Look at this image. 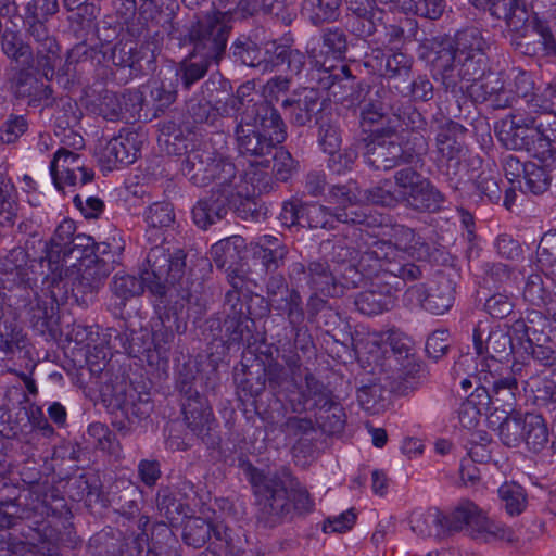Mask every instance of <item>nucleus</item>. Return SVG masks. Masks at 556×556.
<instances>
[{
    "instance_id": "obj_21",
    "label": "nucleus",
    "mask_w": 556,
    "mask_h": 556,
    "mask_svg": "<svg viewBox=\"0 0 556 556\" xmlns=\"http://www.w3.org/2000/svg\"><path fill=\"white\" fill-rule=\"evenodd\" d=\"M265 68L280 71L285 75L299 77L306 65V54L294 48V38L286 34L265 47Z\"/></svg>"
},
{
    "instance_id": "obj_62",
    "label": "nucleus",
    "mask_w": 556,
    "mask_h": 556,
    "mask_svg": "<svg viewBox=\"0 0 556 556\" xmlns=\"http://www.w3.org/2000/svg\"><path fill=\"white\" fill-rule=\"evenodd\" d=\"M102 63L101 43L98 48L89 46L86 41H81L70 49L66 54L67 70L71 65H74V68L80 66L81 70H85Z\"/></svg>"
},
{
    "instance_id": "obj_35",
    "label": "nucleus",
    "mask_w": 556,
    "mask_h": 556,
    "mask_svg": "<svg viewBox=\"0 0 556 556\" xmlns=\"http://www.w3.org/2000/svg\"><path fill=\"white\" fill-rule=\"evenodd\" d=\"M96 110L98 115L106 121L117 122L125 117V112L131 104L141 105L143 102V94L138 90H127L123 93H116L105 90L98 98Z\"/></svg>"
},
{
    "instance_id": "obj_39",
    "label": "nucleus",
    "mask_w": 556,
    "mask_h": 556,
    "mask_svg": "<svg viewBox=\"0 0 556 556\" xmlns=\"http://www.w3.org/2000/svg\"><path fill=\"white\" fill-rule=\"evenodd\" d=\"M538 414L534 413H510L498 426V437L501 442L507 447H518L525 444L528 448V435H530V425H534Z\"/></svg>"
},
{
    "instance_id": "obj_49",
    "label": "nucleus",
    "mask_w": 556,
    "mask_h": 556,
    "mask_svg": "<svg viewBox=\"0 0 556 556\" xmlns=\"http://www.w3.org/2000/svg\"><path fill=\"white\" fill-rule=\"evenodd\" d=\"M79 159L78 154L66 149H60L55 152L50 164V172L53 182L59 190L63 189L64 185L79 186L78 170L76 168V163Z\"/></svg>"
},
{
    "instance_id": "obj_32",
    "label": "nucleus",
    "mask_w": 556,
    "mask_h": 556,
    "mask_svg": "<svg viewBox=\"0 0 556 556\" xmlns=\"http://www.w3.org/2000/svg\"><path fill=\"white\" fill-rule=\"evenodd\" d=\"M472 338L473 346L478 355L485 354L490 358L498 362L507 361L516 349L513 337L507 330L500 326L491 330L488 338L484 340L481 326L478 325L473 329Z\"/></svg>"
},
{
    "instance_id": "obj_5",
    "label": "nucleus",
    "mask_w": 556,
    "mask_h": 556,
    "mask_svg": "<svg viewBox=\"0 0 556 556\" xmlns=\"http://www.w3.org/2000/svg\"><path fill=\"white\" fill-rule=\"evenodd\" d=\"M235 135L240 154L265 157L283 143L288 137L287 124L279 111L254 118L247 124H236Z\"/></svg>"
},
{
    "instance_id": "obj_8",
    "label": "nucleus",
    "mask_w": 556,
    "mask_h": 556,
    "mask_svg": "<svg viewBox=\"0 0 556 556\" xmlns=\"http://www.w3.org/2000/svg\"><path fill=\"white\" fill-rule=\"evenodd\" d=\"M358 267L366 277L389 274L404 280H417L422 277V266L403 262L394 244L386 240H376L362 253Z\"/></svg>"
},
{
    "instance_id": "obj_60",
    "label": "nucleus",
    "mask_w": 556,
    "mask_h": 556,
    "mask_svg": "<svg viewBox=\"0 0 556 556\" xmlns=\"http://www.w3.org/2000/svg\"><path fill=\"white\" fill-rule=\"evenodd\" d=\"M342 0H304V10L314 26L336 22L340 16Z\"/></svg>"
},
{
    "instance_id": "obj_47",
    "label": "nucleus",
    "mask_w": 556,
    "mask_h": 556,
    "mask_svg": "<svg viewBox=\"0 0 556 556\" xmlns=\"http://www.w3.org/2000/svg\"><path fill=\"white\" fill-rule=\"evenodd\" d=\"M0 38L1 51L8 59L21 67H36V50L22 38L18 30L7 28Z\"/></svg>"
},
{
    "instance_id": "obj_16",
    "label": "nucleus",
    "mask_w": 556,
    "mask_h": 556,
    "mask_svg": "<svg viewBox=\"0 0 556 556\" xmlns=\"http://www.w3.org/2000/svg\"><path fill=\"white\" fill-rule=\"evenodd\" d=\"M455 287L450 275L440 273L430 286H410L405 292V299L409 304L418 305L431 314L442 315L453 306Z\"/></svg>"
},
{
    "instance_id": "obj_9",
    "label": "nucleus",
    "mask_w": 556,
    "mask_h": 556,
    "mask_svg": "<svg viewBox=\"0 0 556 556\" xmlns=\"http://www.w3.org/2000/svg\"><path fill=\"white\" fill-rule=\"evenodd\" d=\"M103 379L100 394L102 401L112 410H121L129 424H139L147 419L152 410L149 399H142L125 380L123 376L102 370Z\"/></svg>"
},
{
    "instance_id": "obj_22",
    "label": "nucleus",
    "mask_w": 556,
    "mask_h": 556,
    "mask_svg": "<svg viewBox=\"0 0 556 556\" xmlns=\"http://www.w3.org/2000/svg\"><path fill=\"white\" fill-rule=\"evenodd\" d=\"M245 239L241 236H230L219 240L211 248V256L218 269L226 271L230 290H242L245 283L243 269L237 264L241 252L245 249Z\"/></svg>"
},
{
    "instance_id": "obj_1",
    "label": "nucleus",
    "mask_w": 556,
    "mask_h": 556,
    "mask_svg": "<svg viewBox=\"0 0 556 556\" xmlns=\"http://www.w3.org/2000/svg\"><path fill=\"white\" fill-rule=\"evenodd\" d=\"M244 473L253 489L255 517L260 527L274 529L314 510L315 503L307 489L293 477L290 469L281 467L274 472L265 473L249 464Z\"/></svg>"
},
{
    "instance_id": "obj_3",
    "label": "nucleus",
    "mask_w": 556,
    "mask_h": 556,
    "mask_svg": "<svg viewBox=\"0 0 556 556\" xmlns=\"http://www.w3.org/2000/svg\"><path fill=\"white\" fill-rule=\"evenodd\" d=\"M187 254L181 249L173 253L155 245L147 256L148 267L142 269L140 277L117 273L111 282L113 294L119 300V308L131 298L140 295L144 288L156 298L172 296V290L181 283L186 273Z\"/></svg>"
},
{
    "instance_id": "obj_20",
    "label": "nucleus",
    "mask_w": 556,
    "mask_h": 556,
    "mask_svg": "<svg viewBox=\"0 0 556 556\" xmlns=\"http://www.w3.org/2000/svg\"><path fill=\"white\" fill-rule=\"evenodd\" d=\"M112 266L104 258L88 261L78 265V275L72 282L71 296L87 307L94 301L97 293L110 275Z\"/></svg>"
},
{
    "instance_id": "obj_34",
    "label": "nucleus",
    "mask_w": 556,
    "mask_h": 556,
    "mask_svg": "<svg viewBox=\"0 0 556 556\" xmlns=\"http://www.w3.org/2000/svg\"><path fill=\"white\" fill-rule=\"evenodd\" d=\"M166 298H159L160 303L155 306L157 318L152 325V330L154 331V339L157 345L173 342L176 334H181L187 329L186 321L178 313V302L174 306L166 305Z\"/></svg>"
},
{
    "instance_id": "obj_10",
    "label": "nucleus",
    "mask_w": 556,
    "mask_h": 556,
    "mask_svg": "<svg viewBox=\"0 0 556 556\" xmlns=\"http://www.w3.org/2000/svg\"><path fill=\"white\" fill-rule=\"evenodd\" d=\"M15 270L22 264L27 271L42 276V282L54 287L62 282V266L55 257L54 250L47 241L33 236L23 248L13 249L10 253Z\"/></svg>"
},
{
    "instance_id": "obj_14",
    "label": "nucleus",
    "mask_w": 556,
    "mask_h": 556,
    "mask_svg": "<svg viewBox=\"0 0 556 556\" xmlns=\"http://www.w3.org/2000/svg\"><path fill=\"white\" fill-rule=\"evenodd\" d=\"M280 108L288 122L295 127L312 126L330 108L319 89L301 87L282 98Z\"/></svg>"
},
{
    "instance_id": "obj_55",
    "label": "nucleus",
    "mask_w": 556,
    "mask_h": 556,
    "mask_svg": "<svg viewBox=\"0 0 556 556\" xmlns=\"http://www.w3.org/2000/svg\"><path fill=\"white\" fill-rule=\"evenodd\" d=\"M219 99H216V104L212 103L205 98H191L186 101L185 118L189 121L191 125L194 124H207L214 126L216 122L222 117Z\"/></svg>"
},
{
    "instance_id": "obj_50",
    "label": "nucleus",
    "mask_w": 556,
    "mask_h": 556,
    "mask_svg": "<svg viewBox=\"0 0 556 556\" xmlns=\"http://www.w3.org/2000/svg\"><path fill=\"white\" fill-rule=\"evenodd\" d=\"M407 132L399 135L397 143L401 147V153L405 164H412L421 161L422 156L428 152L429 144L424 131L427 130L428 121L424 116V125L419 128L403 126Z\"/></svg>"
},
{
    "instance_id": "obj_30",
    "label": "nucleus",
    "mask_w": 556,
    "mask_h": 556,
    "mask_svg": "<svg viewBox=\"0 0 556 556\" xmlns=\"http://www.w3.org/2000/svg\"><path fill=\"white\" fill-rule=\"evenodd\" d=\"M24 493L18 485L0 480V528H12L29 517L30 508L22 501Z\"/></svg>"
},
{
    "instance_id": "obj_4",
    "label": "nucleus",
    "mask_w": 556,
    "mask_h": 556,
    "mask_svg": "<svg viewBox=\"0 0 556 556\" xmlns=\"http://www.w3.org/2000/svg\"><path fill=\"white\" fill-rule=\"evenodd\" d=\"M226 29L214 27L211 21L197 20L187 27L181 45L191 46L185 60L179 63L177 79L185 90L203 79L212 65L218 66L226 56Z\"/></svg>"
},
{
    "instance_id": "obj_54",
    "label": "nucleus",
    "mask_w": 556,
    "mask_h": 556,
    "mask_svg": "<svg viewBox=\"0 0 556 556\" xmlns=\"http://www.w3.org/2000/svg\"><path fill=\"white\" fill-rule=\"evenodd\" d=\"M388 391L374 378L361 379L357 386V400L363 409L379 413L387 405Z\"/></svg>"
},
{
    "instance_id": "obj_31",
    "label": "nucleus",
    "mask_w": 556,
    "mask_h": 556,
    "mask_svg": "<svg viewBox=\"0 0 556 556\" xmlns=\"http://www.w3.org/2000/svg\"><path fill=\"white\" fill-rule=\"evenodd\" d=\"M217 151L210 144L202 143L186 152L181 163V173L197 187H207L208 175Z\"/></svg>"
},
{
    "instance_id": "obj_51",
    "label": "nucleus",
    "mask_w": 556,
    "mask_h": 556,
    "mask_svg": "<svg viewBox=\"0 0 556 556\" xmlns=\"http://www.w3.org/2000/svg\"><path fill=\"white\" fill-rule=\"evenodd\" d=\"M428 60L434 76L458 67V53L451 38H434L429 42Z\"/></svg>"
},
{
    "instance_id": "obj_11",
    "label": "nucleus",
    "mask_w": 556,
    "mask_h": 556,
    "mask_svg": "<svg viewBox=\"0 0 556 556\" xmlns=\"http://www.w3.org/2000/svg\"><path fill=\"white\" fill-rule=\"evenodd\" d=\"M255 321L252 315H223L215 313L204 323V332L211 337L213 342H218L223 353L232 345L256 342L254 333Z\"/></svg>"
},
{
    "instance_id": "obj_2",
    "label": "nucleus",
    "mask_w": 556,
    "mask_h": 556,
    "mask_svg": "<svg viewBox=\"0 0 556 556\" xmlns=\"http://www.w3.org/2000/svg\"><path fill=\"white\" fill-rule=\"evenodd\" d=\"M412 530L422 538H442L448 533L466 529L476 541L493 543L497 541L514 544L518 542L515 531L490 519L484 511L469 500H463L446 515L438 508H429L410 519Z\"/></svg>"
},
{
    "instance_id": "obj_41",
    "label": "nucleus",
    "mask_w": 556,
    "mask_h": 556,
    "mask_svg": "<svg viewBox=\"0 0 556 556\" xmlns=\"http://www.w3.org/2000/svg\"><path fill=\"white\" fill-rule=\"evenodd\" d=\"M405 205L418 213H438L443 208L445 195L430 181L421 180L419 186L402 194Z\"/></svg>"
},
{
    "instance_id": "obj_33",
    "label": "nucleus",
    "mask_w": 556,
    "mask_h": 556,
    "mask_svg": "<svg viewBox=\"0 0 556 556\" xmlns=\"http://www.w3.org/2000/svg\"><path fill=\"white\" fill-rule=\"evenodd\" d=\"M469 94L475 102L490 101L494 109L511 106V94L507 91L502 72H490L476 84H470Z\"/></svg>"
},
{
    "instance_id": "obj_48",
    "label": "nucleus",
    "mask_w": 556,
    "mask_h": 556,
    "mask_svg": "<svg viewBox=\"0 0 556 556\" xmlns=\"http://www.w3.org/2000/svg\"><path fill=\"white\" fill-rule=\"evenodd\" d=\"M243 175L240 174L228 157L217 152V157L211 166L207 186L214 184L212 190L230 192L232 189L243 185Z\"/></svg>"
},
{
    "instance_id": "obj_44",
    "label": "nucleus",
    "mask_w": 556,
    "mask_h": 556,
    "mask_svg": "<svg viewBox=\"0 0 556 556\" xmlns=\"http://www.w3.org/2000/svg\"><path fill=\"white\" fill-rule=\"evenodd\" d=\"M38 276L27 271L22 264H17L16 278H14L16 283L10 289L9 302L10 306H13L20 314H24L40 296L36 290Z\"/></svg>"
},
{
    "instance_id": "obj_43",
    "label": "nucleus",
    "mask_w": 556,
    "mask_h": 556,
    "mask_svg": "<svg viewBox=\"0 0 556 556\" xmlns=\"http://www.w3.org/2000/svg\"><path fill=\"white\" fill-rule=\"evenodd\" d=\"M114 332L115 341H118V344L115 343V349L123 350L131 357L141 358L146 356V359L152 363L153 351L160 353L161 344H156L153 330L152 336L148 331H131L130 333L127 331Z\"/></svg>"
},
{
    "instance_id": "obj_29",
    "label": "nucleus",
    "mask_w": 556,
    "mask_h": 556,
    "mask_svg": "<svg viewBox=\"0 0 556 556\" xmlns=\"http://www.w3.org/2000/svg\"><path fill=\"white\" fill-rule=\"evenodd\" d=\"M34 66L16 68L10 79L11 89L17 99H25L29 105H37L52 97L53 90L41 81Z\"/></svg>"
},
{
    "instance_id": "obj_58",
    "label": "nucleus",
    "mask_w": 556,
    "mask_h": 556,
    "mask_svg": "<svg viewBox=\"0 0 556 556\" xmlns=\"http://www.w3.org/2000/svg\"><path fill=\"white\" fill-rule=\"evenodd\" d=\"M148 224V239L152 237L156 242L160 239L159 230L169 227L175 222L173 205L168 202H156L151 204L144 214Z\"/></svg>"
},
{
    "instance_id": "obj_12",
    "label": "nucleus",
    "mask_w": 556,
    "mask_h": 556,
    "mask_svg": "<svg viewBox=\"0 0 556 556\" xmlns=\"http://www.w3.org/2000/svg\"><path fill=\"white\" fill-rule=\"evenodd\" d=\"M288 277L296 288L307 287L325 296H340L341 288L328 261L323 258L298 261L290 264Z\"/></svg>"
},
{
    "instance_id": "obj_18",
    "label": "nucleus",
    "mask_w": 556,
    "mask_h": 556,
    "mask_svg": "<svg viewBox=\"0 0 556 556\" xmlns=\"http://www.w3.org/2000/svg\"><path fill=\"white\" fill-rule=\"evenodd\" d=\"M397 127L390 125L374 131L364 152L366 165L376 170H391L405 164L397 143Z\"/></svg>"
},
{
    "instance_id": "obj_56",
    "label": "nucleus",
    "mask_w": 556,
    "mask_h": 556,
    "mask_svg": "<svg viewBox=\"0 0 556 556\" xmlns=\"http://www.w3.org/2000/svg\"><path fill=\"white\" fill-rule=\"evenodd\" d=\"M101 41V53L103 63L111 62L115 67L130 70V62H132L134 53L137 45L130 40L118 39L116 42H111L106 39L99 38Z\"/></svg>"
},
{
    "instance_id": "obj_36",
    "label": "nucleus",
    "mask_w": 556,
    "mask_h": 556,
    "mask_svg": "<svg viewBox=\"0 0 556 556\" xmlns=\"http://www.w3.org/2000/svg\"><path fill=\"white\" fill-rule=\"evenodd\" d=\"M262 13L258 0H239L235 8L227 11L212 9L199 16V23L211 21L214 27H223L226 31V45L232 30V23L237 20H247Z\"/></svg>"
},
{
    "instance_id": "obj_37",
    "label": "nucleus",
    "mask_w": 556,
    "mask_h": 556,
    "mask_svg": "<svg viewBox=\"0 0 556 556\" xmlns=\"http://www.w3.org/2000/svg\"><path fill=\"white\" fill-rule=\"evenodd\" d=\"M468 129L462 124L448 119L439 126L435 135V148L440 159L467 156L468 147L465 142Z\"/></svg>"
},
{
    "instance_id": "obj_61",
    "label": "nucleus",
    "mask_w": 556,
    "mask_h": 556,
    "mask_svg": "<svg viewBox=\"0 0 556 556\" xmlns=\"http://www.w3.org/2000/svg\"><path fill=\"white\" fill-rule=\"evenodd\" d=\"M299 381V377L291 375V371L278 362L266 365V383L274 393H294Z\"/></svg>"
},
{
    "instance_id": "obj_26",
    "label": "nucleus",
    "mask_w": 556,
    "mask_h": 556,
    "mask_svg": "<svg viewBox=\"0 0 556 556\" xmlns=\"http://www.w3.org/2000/svg\"><path fill=\"white\" fill-rule=\"evenodd\" d=\"M533 33L539 37L536 42H519L525 55L553 58L556 56V8L547 11V16H535Z\"/></svg>"
},
{
    "instance_id": "obj_17",
    "label": "nucleus",
    "mask_w": 556,
    "mask_h": 556,
    "mask_svg": "<svg viewBox=\"0 0 556 556\" xmlns=\"http://www.w3.org/2000/svg\"><path fill=\"white\" fill-rule=\"evenodd\" d=\"M407 281L389 274L376 275L368 287L355 296L354 304L357 311L374 316L390 309L394 305L396 293Z\"/></svg>"
},
{
    "instance_id": "obj_63",
    "label": "nucleus",
    "mask_w": 556,
    "mask_h": 556,
    "mask_svg": "<svg viewBox=\"0 0 556 556\" xmlns=\"http://www.w3.org/2000/svg\"><path fill=\"white\" fill-rule=\"evenodd\" d=\"M27 346V338L22 327L15 320H4L0 324V350L7 355L23 352Z\"/></svg>"
},
{
    "instance_id": "obj_59",
    "label": "nucleus",
    "mask_w": 556,
    "mask_h": 556,
    "mask_svg": "<svg viewBox=\"0 0 556 556\" xmlns=\"http://www.w3.org/2000/svg\"><path fill=\"white\" fill-rule=\"evenodd\" d=\"M320 430L329 435L339 434L344 430L346 414L343 406L334 399L331 404L314 414Z\"/></svg>"
},
{
    "instance_id": "obj_7",
    "label": "nucleus",
    "mask_w": 556,
    "mask_h": 556,
    "mask_svg": "<svg viewBox=\"0 0 556 556\" xmlns=\"http://www.w3.org/2000/svg\"><path fill=\"white\" fill-rule=\"evenodd\" d=\"M389 345L386 359L393 372L392 389L401 395L408 394L426 381V366L408 340L391 338Z\"/></svg>"
},
{
    "instance_id": "obj_57",
    "label": "nucleus",
    "mask_w": 556,
    "mask_h": 556,
    "mask_svg": "<svg viewBox=\"0 0 556 556\" xmlns=\"http://www.w3.org/2000/svg\"><path fill=\"white\" fill-rule=\"evenodd\" d=\"M454 48L459 56L476 55L478 53H486L489 48L486 39L483 37L482 30L478 27H466L458 30L453 40Z\"/></svg>"
},
{
    "instance_id": "obj_25",
    "label": "nucleus",
    "mask_w": 556,
    "mask_h": 556,
    "mask_svg": "<svg viewBox=\"0 0 556 556\" xmlns=\"http://www.w3.org/2000/svg\"><path fill=\"white\" fill-rule=\"evenodd\" d=\"M144 141V134L134 129H122L106 143L102 156L113 165H130L140 156Z\"/></svg>"
},
{
    "instance_id": "obj_27",
    "label": "nucleus",
    "mask_w": 556,
    "mask_h": 556,
    "mask_svg": "<svg viewBox=\"0 0 556 556\" xmlns=\"http://www.w3.org/2000/svg\"><path fill=\"white\" fill-rule=\"evenodd\" d=\"M58 309L59 304L55 293L51 291V296H39L24 312V315L36 332L49 339H55L60 332Z\"/></svg>"
},
{
    "instance_id": "obj_45",
    "label": "nucleus",
    "mask_w": 556,
    "mask_h": 556,
    "mask_svg": "<svg viewBox=\"0 0 556 556\" xmlns=\"http://www.w3.org/2000/svg\"><path fill=\"white\" fill-rule=\"evenodd\" d=\"M362 237L359 229L348 227L342 233L334 235L332 238L323 240L319 243V250L328 253L331 261L336 263H345L354 258L356 252V241Z\"/></svg>"
},
{
    "instance_id": "obj_40",
    "label": "nucleus",
    "mask_w": 556,
    "mask_h": 556,
    "mask_svg": "<svg viewBox=\"0 0 556 556\" xmlns=\"http://www.w3.org/2000/svg\"><path fill=\"white\" fill-rule=\"evenodd\" d=\"M548 327L546 316L536 309L529 311L526 318H519L511 325V330L518 346H531L536 341H549V336L545 332Z\"/></svg>"
},
{
    "instance_id": "obj_28",
    "label": "nucleus",
    "mask_w": 556,
    "mask_h": 556,
    "mask_svg": "<svg viewBox=\"0 0 556 556\" xmlns=\"http://www.w3.org/2000/svg\"><path fill=\"white\" fill-rule=\"evenodd\" d=\"M230 192L211 190V192L201 198L192 207L193 223L202 230H207L211 226L226 219L230 213Z\"/></svg>"
},
{
    "instance_id": "obj_42",
    "label": "nucleus",
    "mask_w": 556,
    "mask_h": 556,
    "mask_svg": "<svg viewBox=\"0 0 556 556\" xmlns=\"http://www.w3.org/2000/svg\"><path fill=\"white\" fill-rule=\"evenodd\" d=\"M478 157L468 159L467 156H453L441 159L439 167L444 182L455 192L464 190L473 179V169L471 166L479 163Z\"/></svg>"
},
{
    "instance_id": "obj_6",
    "label": "nucleus",
    "mask_w": 556,
    "mask_h": 556,
    "mask_svg": "<svg viewBox=\"0 0 556 556\" xmlns=\"http://www.w3.org/2000/svg\"><path fill=\"white\" fill-rule=\"evenodd\" d=\"M364 123L376 124L387 121V126H410L419 128L424 125V114L412 101L404 100L383 86L369 92L368 101L361 109Z\"/></svg>"
},
{
    "instance_id": "obj_64",
    "label": "nucleus",
    "mask_w": 556,
    "mask_h": 556,
    "mask_svg": "<svg viewBox=\"0 0 556 556\" xmlns=\"http://www.w3.org/2000/svg\"><path fill=\"white\" fill-rule=\"evenodd\" d=\"M178 540L169 526L164 522H157L152 529V549L155 556H178Z\"/></svg>"
},
{
    "instance_id": "obj_53",
    "label": "nucleus",
    "mask_w": 556,
    "mask_h": 556,
    "mask_svg": "<svg viewBox=\"0 0 556 556\" xmlns=\"http://www.w3.org/2000/svg\"><path fill=\"white\" fill-rule=\"evenodd\" d=\"M317 127V139L320 148L326 153H332L340 149L342 143L339 117L329 109L314 124Z\"/></svg>"
},
{
    "instance_id": "obj_15",
    "label": "nucleus",
    "mask_w": 556,
    "mask_h": 556,
    "mask_svg": "<svg viewBox=\"0 0 556 556\" xmlns=\"http://www.w3.org/2000/svg\"><path fill=\"white\" fill-rule=\"evenodd\" d=\"M180 405L187 428L197 435L207 448H217L220 445L222 439L216 431L218 424L206 396L198 393L180 399Z\"/></svg>"
},
{
    "instance_id": "obj_13",
    "label": "nucleus",
    "mask_w": 556,
    "mask_h": 556,
    "mask_svg": "<svg viewBox=\"0 0 556 556\" xmlns=\"http://www.w3.org/2000/svg\"><path fill=\"white\" fill-rule=\"evenodd\" d=\"M495 134L507 149L527 151L542 159L535 117L509 114L496 123Z\"/></svg>"
},
{
    "instance_id": "obj_38",
    "label": "nucleus",
    "mask_w": 556,
    "mask_h": 556,
    "mask_svg": "<svg viewBox=\"0 0 556 556\" xmlns=\"http://www.w3.org/2000/svg\"><path fill=\"white\" fill-rule=\"evenodd\" d=\"M222 117L236 116L237 124H247L254 118L278 111L268 100L251 102V99L242 100L231 90V94L218 105Z\"/></svg>"
},
{
    "instance_id": "obj_24",
    "label": "nucleus",
    "mask_w": 556,
    "mask_h": 556,
    "mask_svg": "<svg viewBox=\"0 0 556 556\" xmlns=\"http://www.w3.org/2000/svg\"><path fill=\"white\" fill-rule=\"evenodd\" d=\"M294 393L295 397L290 399V404L292 412L298 414L305 412L315 414L337 399L332 390L312 371L305 372V376L300 379Z\"/></svg>"
},
{
    "instance_id": "obj_19",
    "label": "nucleus",
    "mask_w": 556,
    "mask_h": 556,
    "mask_svg": "<svg viewBox=\"0 0 556 556\" xmlns=\"http://www.w3.org/2000/svg\"><path fill=\"white\" fill-rule=\"evenodd\" d=\"M49 20L22 21L26 36L33 40L36 50V71L50 80L60 62V46L48 27Z\"/></svg>"
},
{
    "instance_id": "obj_46",
    "label": "nucleus",
    "mask_w": 556,
    "mask_h": 556,
    "mask_svg": "<svg viewBox=\"0 0 556 556\" xmlns=\"http://www.w3.org/2000/svg\"><path fill=\"white\" fill-rule=\"evenodd\" d=\"M228 56L241 66L250 68H265L266 66L265 53H262L261 46L250 35H239L230 43Z\"/></svg>"
},
{
    "instance_id": "obj_52",
    "label": "nucleus",
    "mask_w": 556,
    "mask_h": 556,
    "mask_svg": "<svg viewBox=\"0 0 556 556\" xmlns=\"http://www.w3.org/2000/svg\"><path fill=\"white\" fill-rule=\"evenodd\" d=\"M242 186L230 191V211L245 222H261L266 218L267 208L255 197L244 194Z\"/></svg>"
},
{
    "instance_id": "obj_23",
    "label": "nucleus",
    "mask_w": 556,
    "mask_h": 556,
    "mask_svg": "<svg viewBox=\"0 0 556 556\" xmlns=\"http://www.w3.org/2000/svg\"><path fill=\"white\" fill-rule=\"evenodd\" d=\"M232 377L240 394L256 399L266 389V363L253 351H244L241 361L233 367Z\"/></svg>"
}]
</instances>
